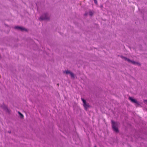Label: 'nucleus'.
<instances>
[{"instance_id":"3","label":"nucleus","mask_w":147,"mask_h":147,"mask_svg":"<svg viewBox=\"0 0 147 147\" xmlns=\"http://www.w3.org/2000/svg\"><path fill=\"white\" fill-rule=\"evenodd\" d=\"M49 14L47 13H43L41 16L39 18L40 21H43L44 20H49L50 18L49 16Z\"/></svg>"},{"instance_id":"1","label":"nucleus","mask_w":147,"mask_h":147,"mask_svg":"<svg viewBox=\"0 0 147 147\" xmlns=\"http://www.w3.org/2000/svg\"><path fill=\"white\" fill-rule=\"evenodd\" d=\"M112 127L113 130L116 133H119V132L118 127L119 124V123L117 122H115L111 120Z\"/></svg>"},{"instance_id":"10","label":"nucleus","mask_w":147,"mask_h":147,"mask_svg":"<svg viewBox=\"0 0 147 147\" xmlns=\"http://www.w3.org/2000/svg\"><path fill=\"white\" fill-rule=\"evenodd\" d=\"M71 72L70 71H69V70H65L63 71V73H66V74H70V73H71Z\"/></svg>"},{"instance_id":"17","label":"nucleus","mask_w":147,"mask_h":147,"mask_svg":"<svg viewBox=\"0 0 147 147\" xmlns=\"http://www.w3.org/2000/svg\"><path fill=\"white\" fill-rule=\"evenodd\" d=\"M100 7H102L103 6L102 5H101Z\"/></svg>"},{"instance_id":"16","label":"nucleus","mask_w":147,"mask_h":147,"mask_svg":"<svg viewBox=\"0 0 147 147\" xmlns=\"http://www.w3.org/2000/svg\"><path fill=\"white\" fill-rule=\"evenodd\" d=\"M59 84L58 83L57 84V85L59 86Z\"/></svg>"},{"instance_id":"7","label":"nucleus","mask_w":147,"mask_h":147,"mask_svg":"<svg viewBox=\"0 0 147 147\" xmlns=\"http://www.w3.org/2000/svg\"><path fill=\"white\" fill-rule=\"evenodd\" d=\"M1 107L6 112L9 113L10 110L8 109L7 107L4 103L3 105L1 106Z\"/></svg>"},{"instance_id":"15","label":"nucleus","mask_w":147,"mask_h":147,"mask_svg":"<svg viewBox=\"0 0 147 147\" xmlns=\"http://www.w3.org/2000/svg\"><path fill=\"white\" fill-rule=\"evenodd\" d=\"M8 132L9 133H11V131H8Z\"/></svg>"},{"instance_id":"5","label":"nucleus","mask_w":147,"mask_h":147,"mask_svg":"<svg viewBox=\"0 0 147 147\" xmlns=\"http://www.w3.org/2000/svg\"><path fill=\"white\" fill-rule=\"evenodd\" d=\"M129 99L132 103L135 104L137 106H138L140 105L139 102L137 100L134 98H133L129 96Z\"/></svg>"},{"instance_id":"11","label":"nucleus","mask_w":147,"mask_h":147,"mask_svg":"<svg viewBox=\"0 0 147 147\" xmlns=\"http://www.w3.org/2000/svg\"><path fill=\"white\" fill-rule=\"evenodd\" d=\"M89 15L90 16H92L93 15V13L91 11H90L88 13Z\"/></svg>"},{"instance_id":"18","label":"nucleus","mask_w":147,"mask_h":147,"mask_svg":"<svg viewBox=\"0 0 147 147\" xmlns=\"http://www.w3.org/2000/svg\"><path fill=\"white\" fill-rule=\"evenodd\" d=\"M94 147H96V146H94Z\"/></svg>"},{"instance_id":"6","label":"nucleus","mask_w":147,"mask_h":147,"mask_svg":"<svg viewBox=\"0 0 147 147\" xmlns=\"http://www.w3.org/2000/svg\"><path fill=\"white\" fill-rule=\"evenodd\" d=\"M14 28L16 29L20 30L21 31H24L26 32H28V30L26 28L21 26H15Z\"/></svg>"},{"instance_id":"8","label":"nucleus","mask_w":147,"mask_h":147,"mask_svg":"<svg viewBox=\"0 0 147 147\" xmlns=\"http://www.w3.org/2000/svg\"><path fill=\"white\" fill-rule=\"evenodd\" d=\"M18 113L21 119H23L24 117V115H23L22 113H21L20 111H18Z\"/></svg>"},{"instance_id":"14","label":"nucleus","mask_w":147,"mask_h":147,"mask_svg":"<svg viewBox=\"0 0 147 147\" xmlns=\"http://www.w3.org/2000/svg\"><path fill=\"white\" fill-rule=\"evenodd\" d=\"M88 13H85L84 14L85 16H86L88 15Z\"/></svg>"},{"instance_id":"2","label":"nucleus","mask_w":147,"mask_h":147,"mask_svg":"<svg viewBox=\"0 0 147 147\" xmlns=\"http://www.w3.org/2000/svg\"><path fill=\"white\" fill-rule=\"evenodd\" d=\"M120 57L122 59H124L125 61H127L129 63H131L134 65H137L139 66H141V64L140 63L131 60L130 59L126 57H125L122 55H121L120 56Z\"/></svg>"},{"instance_id":"13","label":"nucleus","mask_w":147,"mask_h":147,"mask_svg":"<svg viewBox=\"0 0 147 147\" xmlns=\"http://www.w3.org/2000/svg\"><path fill=\"white\" fill-rule=\"evenodd\" d=\"M94 3L96 4H97V0H94Z\"/></svg>"},{"instance_id":"9","label":"nucleus","mask_w":147,"mask_h":147,"mask_svg":"<svg viewBox=\"0 0 147 147\" xmlns=\"http://www.w3.org/2000/svg\"><path fill=\"white\" fill-rule=\"evenodd\" d=\"M70 74L71 76V77L74 79V78L76 77L75 75L72 72H71Z\"/></svg>"},{"instance_id":"4","label":"nucleus","mask_w":147,"mask_h":147,"mask_svg":"<svg viewBox=\"0 0 147 147\" xmlns=\"http://www.w3.org/2000/svg\"><path fill=\"white\" fill-rule=\"evenodd\" d=\"M81 100L83 102V105L85 110L87 111L88 108L91 107V106L89 105L88 103L86 102L85 99L82 98Z\"/></svg>"},{"instance_id":"12","label":"nucleus","mask_w":147,"mask_h":147,"mask_svg":"<svg viewBox=\"0 0 147 147\" xmlns=\"http://www.w3.org/2000/svg\"><path fill=\"white\" fill-rule=\"evenodd\" d=\"M144 103L147 104V100H145L144 101Z\"/></svg>"}]
</instances>
